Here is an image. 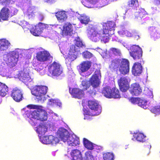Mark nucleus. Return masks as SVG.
I'll use <instances>...</instances> for the list:
<instances>
[{
  "label": "nucleus",
  "instance_id": "nucleus-34",
  "mask_svg": "<svg viewBox=\"0 0 160 160\" xmlns=\"http://www.w3.org/2000/svg\"><path fill=\"white\" fill-rule=\"evenodd\" d=\"M77 57V54L68 52V55L65 58L66 62L67 63H71L75 60Z\"/></svg>",
  "mask_w": 160,
  "mask_h": 160
},
{
  "label": "nucleus",
  "instance_id": "nucleus-22",
  "mask_svg": "<svg viewBox=\"0 0 160 160\" xmlns=\"http://www.w3.org/2000/svg\"><path fill=\"white\" fill-rule=\"evenodd\" d=\"M48 127L46 125V123L42 122L40 123L39 126L37 127L36 132L39 134L43 135L47 131Z\"/></svg>",
  "mask_w": 160,
  "mask_h": 160
},
{
  "label": "nucleus",
  "instance_id": "nucleus-13",
  "mask_svg": "<svg viewBox=\"0 0 160 160\" xmlns=\"http://www.w3.org/2000/svg\"><path fill=\"white\" fill-rule=\"evenodd\" d=\"M11 95L13 99L17 102L22 101L23 98L22 92L21 90L17 88L13 89Z\"/></svg>",
  "mask_w": 160,
  "mask_h": 160
},
{
  "label": "nucleus",
  "instance_id": "nucleus-21",
  "mask_svg": "<svg viewBox=\"0 0 160 160\" xmlns=\"http://www.w3.org/2000/svg\"><path fill=\"white\" fill-rule=\"evenodd\" d=\"M55 16L58 21L62 22L67 18V15L65 11H58L55 13Z\"/></svg>",
  "mask_w": 160,
  "mask_h": 160
},
{
  "label": "nucleus",
  "instance_id": "nucleus-51",
  "mask_svg": "<svg viewBox=\"0 0 160 160\" xmlns=\"http://www.w3.org/2000/svg\"><path fill=\"white\" fill-rule=\"evenodd\" d=\"M27 107L30 109H37V110L39 109V106L36 105H29L27 106Z\"/></svg>",
  "mask_w": 160,
  "mask_h": 160
},
{
  "label": "nucleus",
  "instance_id": "nucleus-29",
  "mask_svg": "<svg viewBox=\"0 0 160 160\" xmlns=\"http://www.w3.org/2000/svg\"><path fill=\"white\" fill-rule=\"evenodd\" d=\"M121 59H115L112 61L111 63L109 66V68L111 69L117 71L119 69Z\"/></svg>",
  "mask_w": 160,
  "mask_h": 160
},
{
  "label": "nucleus",
  "instance_id": "nucleus-58",
  "mask_svg": "<svg viewBox=\"0 0 160 160\" xmlns=\"http://www.w3.org/2000/svg\"><path fill=\"white\" fill-rule=\"evenodd\" d=\"M157 2L160 4V0H155Z\"/></svg>",
  "mask_w": 160,
  "mask_h": 160
},
{
  "label": "nucleus",
  "instance_id": "nucleus-37",
  "mask_svg": "<svg viewBox=\"0 0 160 160\" xmlns=\"http://www.w3.org/2000/svg\"><path fill=\"white\" fill-rule=\"evenodd\" d=\"M84 160H95L92 151H88L85 153Z\"/></svg>",
  "mask_w": 160,
  "mask_h": 160
},
{
  "label": "nucleus",
  "instance_id": "nucleus-19",
  "mask_svg": "<svg viewBox=\"0 0 160 160\" xmlns=\"http://www.w3.org/2000/svg\"><path fill=\"white\" fill-rule=\"evenodd\" d=\"M116 26L115 22L113 21H109L104 23L103 25V28L102 30L106 31L108 32L112 31L111 33L113 34L114 30V28Z\"/></svg>",
  "mask_w": 160,
  "mask_h": 160
},
{
  "label": "nucleus",
  "instance_id": "nucleus-27",
  "mask_svg": "<svg viewBox=\"0 0 160 160\" xmlns=\"http://www.w3.org/2000/svg\"><path fill=\"white\" fill-rule=\"evenodd\" d=\"M142 50L137 52L133 54L130 55V56L132 57L136 61H138L140 62H143V61L142 58Z\"/></svg>",
  "mask_w": 160,
  "mask_h": 160
},
{
  "label": "nucleus",
  "instance_id": "nucleus-1",
  "mask_svg": "<svg viewBox=\"0 0 160 160\" xmlns=\"http://www.w3.org/2000/svg\"><path fill=\"white\" fill-rule=\"evenodd\" d=\"M57 134L64 142H67L68 146L75 147L80 144L79 138L75 135H70L68 131L63 128H59Z\"/></svg>",
  "mask_w": 160,
  "mask_h": 160
},
{
  "label": "nucleus",
  "instance_id": "nucleus-35",
  "mask_svg": "<svg viewBox=\"0 0 160 160\" xmlns=\"http://www.w3.org/2000/svg\"><path fill=\"white\" fill-rule=\"evenodd\" d=\"M141 50H142V49L138 45H132L129 48L130 55L133 54Z\"/></svg>",
  "mask_w": 160,
  "mask_h": 160
},
{
  "label": "nucleus",
  "instance_id": "nucleus-26",
  "mask_svg": "<svg viewBox=\"0 0 160 160\" xmlns=\"http://www.w3.org/2000/svg\"><path fill=\"white\" fill-rule=\"evenodd\" d=\"M101 35H100V40L101 41L103 42L104 43H106L108 42L109 38V36L111 35H112L111 32H108L106 31H104L102 30Z\"/></svg>",
  "mask_w": 160,
  "mask_h": 160
},
{
  "label": "nucleus",
  "instance_id": "nucleus-8",
  "mask_svg": "<svg viewBox=\"0 0 160 160\" xmlns=\"http://www.w3.org/2000/svg\"><path fill=\"white\" fill-rule=\"evenodd\" d=\"M90 85L93 87L92 89H90L88 91V94L91 95H95L96 93L95 88H97L99 85L100 81L98 77L97 74H94L89 80Z\"/></svg>",
  "mask_w": 160,
  "mask_h": 160
},
{
  "label": "nucleus",
  "instance_id": "nucleus-3",
  "mask_svg": "<svg viewBox=\"0 0 160 160\" xmlns=\"http://www.w3.org/2000/svg\"><path fill=\"white\" fill-rule=\"evenodd\" d=\"M102 28L95 26L91 25L89 26L87 30V33L88 37L92 41L97 42L100 39V35H101Z\"/></svg>",
  "mask_w": 160,
  "mask_h": 160
},
{
  "label": "nucleus",
  "instance_id": "nucleus-47",
  "mask_svg": "<svg viewBox=\"0 0 160 160\" xmlns=\"http://www.w3.org/2000/svg\"><path fill=\"white\" fill-rule=\"evenodd\" d=\"M83 57L86 59H90L93 56V54L88 51H85L82 53Z\"/></svg>",
  "mask_w": 160,
  "mask_h": 160
},
{
  "label": "nucleus",
  "instance_id": "nucleus-40",
  "mask_svg": "<svg viewBox=\"0 0 160 160\" xmlns=\"http://www.w3.org/2000/svg\"><path fill=\"white\" fill-rule=\"evenodd\" d=\"M114 155L112 153L107 152L103 154V158L104 160H113Z\"/></svg>",
  "mask_w": 160,
  "mask_h": 160
},
{
  "label": "nucleus",
  "instance_id": "nucleus-31",
  "mask_svg": "<svg viewBox=\"0 0 160 160\" xmlns=\"http://www.w3.org/2000/svg\"><path fill=\"white\" fill-rule=\"evenodd\" d=\"M133 137L138 142H144L145 141L146 136L142 133L139 132L134 133Z\"/></svg>",
  "mask_w": 160,
  "mask_h": 160
},
{
  "label": "nucleus",
  "instance_id": "nucleus-56",
  "mask_svg": "<svg viewBox=\"0 0 160 160\" xmlns=\"http://www.w3.org/2000/svg\"><path fill=\"white\" fill-rule=\"evenodd\" d=\"M55 0H43L45 2L48 3H51L53 2Z\"/></svg>",
  "mask_w": 160,
  "mask_h": 160
},
{
  "label": "nucleus",
  "instance_id": "nucleus-41",
  "mask_svg": "<svg viewBox=\"0 0 160 160\" xmlns=\"http://www.w3.org/2000/svg\"><path fill=\"white\" fill-rule=\"evenodd\" d=\"M112 98H119L121 97L120 94L118 89L116 88L113 89L112 91Z\"/></svg>",
  "mask_w": 160,
  "mask_h": 160
},
{
  "label": "nucleus",
  "instance_id": "nucleus-7",
  "mask_svg": "<svg viewBox=\"0 0 160 160\" xmlns=\"http://www.w3.org/2000/svg\"><path fill=\"white\" fill-rule=\"evenodd\" d=\"M32 118L42 121H46L48 119V113L45 110L42 109L35 110L32 113Z\"/></svg>",
  "mask_w": 160,
  "mask_h": 160
},
{
  "label": "nucleus",
  "instance_id": "nucleus-17",
  "mask_svg": "<svg viewBox=\"0 0 160 160\" xmlns=\"http://www.w3.org/2000/svg\"><path fill=\"white\" fill-rule=\"evenodd\" d=\"M18 77V78L24 83L30 81L31 78L28 72L24 70L19 72Z\"/></svg>",
  "mask_w": 160,
  "mask_h": 160
},
{
  "label": "nucleus",
  "instance_id": "nucleus-24",
  "mask_svg": "<svg viewBox=\"0 0 160 160\" xmlns=\"http://www.w3.org/2000/svg\"><path fill=\"white\" fill-rule=\"evenodd\" d=\"M9 10L6 7L2 8L0 12V18L3 20H7L9 17Z\"/></svg>",
  "mask_w": 160,
  "mask_h": 160
},
{
  "label": "nucleus",
  "instance_id": "nucleus-52",
  "mask_svg": "<svg viewBox=\"0 0 160 160\" xmlns=\"http://www.w3.org/2000/svg\"><path fill=\"white\" fill-rule=\"evenodd\" d=\"M88 2H90V3L95 4L96 3L98 2L100 0H86Z\"/></svg>",
  "mask_w": 160,
  "mask_h": 160
},
{
  "label": "nucleus",
  "instance_id": "nucleus-50",
  "mask_svg": "<svg viewBox=\"0 0 160 160\" xmlns=\"http://www.w3.org/2000/svg\"><path fill=\"white\" fill-rule=\"evenodd\" d=\"M144 148L145 149H147L148 151V154L150 153V150L151 148V146L150 144V143L148 142H146L144 143Z\"/></svg>",
  "mask_w": 160,
  "mask_h": 160
},
{
  "label": "nucleus",
  "instance_id": "nucleus-33",
  "mask_svg": "<svg viewBox=\"0 0 160 160\" xmlns=\"http://www.w3.org/2000/svg\"><path fill=\"white\" fill-rule=\"evenodd\" d=\"M83 144L84 147L88 149L92 150L94 149L93 144L85 138L83 139Z\"/></svg>",
  "mask_w": 160,
  "mask_h": 160
},
{
  "label": "nucleus",
  "instance_id": "nucleus-11",
  "mask_svg": "<svg viewBox=\"0 0 160 160\" xmlns=\"http://www.w3.org/2000/svg\"><path fill=\"white\" fill-rule=\"evenodd\" d=\"M36 58L37 60L40 62H45L52 58L50 53L46 51L39 52L37 53Z\"/></svg>",
  "mask_w": 160,
  "mask_h": 160
},
{
  "label": "nucleus",
  "instance_id": "nucleus-10",
  "mask_svg": "<svg viewBox=\"0 0 160 160\" xmlns=\"http://www.w3.org/2000/svg\"><path fill=\"white\" fill-rule=\"evenodd\" d=\"M118 82L120 90L122 92H126L129 88V83L126 77H121Z\"/></svg>",
  "mask_w": 160,
  "mask_h": 160
},
{
  "label": "nucleus",
  "instance_id": "nucleus-44",
  "mask_svg": "<svg viewBox=\"0 0 160 160\" xmlns=\"http://www.w3.org/2000/svg\"><path fill=\"white\" fill-rule=\"evenodd\" d=\"M81 85L83 86V91L87 90L90 86L89 81L86 80L82 81V82Z\"/></svg>",
  "mask_w": 160,
  "mask_h": 160
},
{
  "label": "nucleus",
  "instance_id": "nucleus-23",
  "mask_svg": "<svg viewBox=\"0 0 160 160\" xmlns=\"http://www.w3.org/2000/svg\"><path fill=\"white\" fill-rule=\"evenodd\" d=\"M71 155L72 160H83V158L81 152L78 149L72 150Z\"/></svg>",
  "mask_w": 160,
  "mask_h": 160
},
{
  "label": "nucleus",
  "instance_id": "nucleus-25",
  "mask_svg": "<svg viewBox=\"0 0 160 160\" xmlns=\"http://www.w3.org/2000/svg\"><path fill=\"white\" fill-rule=\"evenodd\" d=\"M72 31V26L71 24L66 23L64 25L62 30L63 34L68 35L70 34Z\"/></svg>",
  "mask_w": 160,
  "mask_h": 160
},
{
  "label": "nucleus",
  "instance_id": "nucleus-53",
  "mask_svg": "<svg viewBox=\"0 0 160 160\" xmlns=\"http://www.w3.org/2000/svg\"><path fill=\"white\" fill-rule=\"evenodd\" d=\"M110 50L112 51L113 53L115 54L118 53L119 52V50L116 48H110Z\"/></svg>",
  "mask_w": 160,
  "mask_h": 160
},
{
  "label": "nucleus",
  "instance_id": "nucleus-38",
  "mask_svg": "<svg viewBox=\"0 0 160 160\" xmlns=\"http://www.w3.org/2000/svg\"><path fill=\"white\" fill-rule=\"evenodd\" d=\"M74 40L75 41L74 45L77 48H82L83 47L85 46V45L83 43L79 37H76Z\"/></svg>",
  "mask_w": 160,
  "mask_h": 160
},
{
  "label": "nucleus",
  "instance_id": "nucleus-15",
  "mask_svg": "<svg viewBox=\"0 0 160 160\" xmlns=\"http://www.w3.org/2000/svg\"><path fill=\"white\" fill-rule=\"evenodd\" d=\"M129 91L132 95L138 96L142 93V90L139 84L134 83L131 85Z\"/></svg>",
  "mask_w": 160,
  "mask_h": 160
},
{
  "label": "nucleus",
  "instance_id": "nucleus-14",
  "mask_svg": "<svg viewBox=\"0 0 160 160\" xmlns=\"http://www.w3.org/2000/svg\"><path fill=\"white\" fill-rule=\"evenodd\" d=\"M42 142L45 144H56L59 142L58 138L52 135L43 136L42 139Z\"/></svg>",
  "mask_w": 160,
  "mask_h": 160
},
{
  "label": "nucleus",
  "instance_id": "nucleus-6",
  "mask_svg": "<svg viewBox=\"0 0 160 160\" xmlns=\"http://www.w3.org/2000/svg\"><path fill=\"white\" fill-rule=\"evenodd\" d=\"M48 72L52 77H57L60 76L62 72L61 65L54 61L48 67Z\"/></svg>",
  "mask_w": 160,
  "mask_h": 160
},
{
  "label": "nucleus",
  "instance_id": "nucleus-45",
  "mask_svg": "<svg viewBox=\"0 0 160 160\" xmlns=\"http://www.w3.org/2000/svg\"><path fill=\"white\" fill-rule=\"evenodd\" d=\"M48 104L50 105H56L59 106V107L61 106L62 103L61 102H58V100L54 99H49L48 102Z\"/></svg>",
  "mask_w": 160,
  "mask_h": 160
},
{
  "label": "nucleus",
  "instance_id": "nucleus-9",
  "mask_svg": "<svg viewBox=\"0 0 160 160\" xmlns=\"http://www.w3.org/2000/svg\"><path fill=\"white\" fill-rule=\"evenodd\" d=\"M119 70L121 74L124 75L129 72V62L128 59L122 58L121 60Z\"/></svg>",
  "mask_w": 160,
  "mask_h": 160
},
{
  "label": "nucleus",
  "instance_id": "nucleus-57",
  "mask_svg": "<svg viewBox=\"0 0 160 160\" xmlns=\"http://www.w3.org/2000/svg\"><path fill=\"white\" fill-rule=\"evenodd\" d=\"M118 32V33L119 34H120L121 33L122 34V31H119Z\"/></svg>",
  "mask_w": 160,
  "mask_h": 160
},
{
  "label": "nucleus",
  "instance_id": "nucleus-4",
  "mask_svg": "<svg viewBox=\"0 0 160 160\" xmlns=\"http://www.w3.org/2000/svg\"><path fill=\"white\" fill-rule=\"evenodd\" d=\"M48 89V87L46 86L36 85L32 88L31 92L38 101H44L45 100V96Z\"/></svg>",
  "mask_w": 160,
  "mask_h": 160
},
{
  "label": "nucleus",
  "instance_id": "nucleus-36",
  "mask_svg": "<svg viewBox=\"0 0 160 160\" xmlns=\"http://www.w3.org/2000/svg\"><path fill=\"white\" fill-rule=\"evenodd\" d=\"M79 20L82 24L85 25L88 24L90 21L89 18L85 15L80 16Z\"/></svg>",
  "mask_w": 160,
  "mask_h": 160
},
{
  "label": "nucleus",
  "instance_id": "nucleus-18",
  "mask_svg": "<svg viewBox=\"0 0 160 160\" xmlns=\"http://www.w3.org/2000/svg\"><path fill=\"white\" fill-rule=\"evenodd\" d=\"M142 62H136L134 63L132 67V72L134 76H139L142 72Z\"/></svg>",
  "mask_w": 160,
  "mask_h": 160
},
{
  "label": "nucleus",
  "instance_id": "nucleus-54",
  "mask_svg": "<svg viewBox=\"0 0 160 160\" xmlns=\"http://www.w3.org/2000/svg\"><path fill=\"white\" fill-rule=\"evenodd\" d=\"M132 36H133L137 40L139 38V35L136 32H133Z\"/></svg>",
  "mask_w": 160,
  "mask_h": 160
},
{
  "label": "nucleus",
  "instance_id": "nucleus-2",
  "mask_svg": "<svg viewBox=\"0 0 160 160\" xmlns=\"http://www.w3.org/2000/svg\"><path fill=\"white\" fill-rule=\"evenodd\" d=\"M88 106L92 111L91 112L86 109H84L83 111L84 115L91 116H97L101 112V107L96 100L88 101Z\"/></svg>",
  "mask_w": 160,
  "mask_h": 160
},
{
  "label": "nucleus",
  "instance_id": "nucleus-12",
  "mask_svg": "<svg viewBox=\"0 0 160 160\" xmlns=\"http://www.w3.org/2000/svg\"><path fill=\"white\" fill-rule=\"evenodd\" d=\"M46 27V25L42 22H39L38 24L32 27L30 30V32L35 36H39L42 32Z\"/></svg>",
  "mask_w": 160,
  "mask_h": 160
},
{
  "label": "nucleus",
  "instance_id": "nucleus-32",
  "mask_svg": "<svg viewBox=\"0 0 160 160\" xmlns=\"http://www.w3.org/2000/svg\"><path fill=\"white\" fill-rule=\"evenodd\" d=\"M8 91V88L5 84L0 82V95L4 97Z\"/></svg>",
  "mask_w": 160,
  "mask_h": 160
},
{
  "label": "nucleus",
  "instance_id": "nucleus-30",
  "mask_svg": "<svg viewBox=\"0 0 160 160\" xmlns=\"http://www.w3.org/2000/svg\"><path fill=\"white\" fill-rule=\"evenodd\" d=\"M10 43L5 39H0V51L6 50L8 48Z\"/></svg>",
  "mask_w": 160,
  "mask_h": 160
},
{
  "label": "nucleus",
  "instance_id": "nucleus-28",
  "mask_svg": "<svg viewBox=\"0 0 160 160\" xmlns=\"http://www.w3.org/2000/svg\"><path fill=\"white\" fill-rule=\"evenodd\" d=\"M112 90L110 87L106 86L103 87L102 91V92L106 97L108 98H111Z\"/></svg>",
  "mask_w": 160,
  "mask_h": 160
},
{
  "label": "nucleus",
  "instance_id": "nucleus-20",
  "mask_svg": "<svg viewBox=\"0 0 160 160\" xmlns=\"http://www.w3.org/2000/svg\"><path fill=\"white\" fill-rule=\"evenodd\" d=\"M71 89L69 88V92L73 97L80 98L83 95V90L76 88H73L72 90Z\"/></svg>",
  "mask_w": 160,
  "mask_h": 160
},
{
  "label": "nucleus",
  "instance_id": "nucleus-43",
  "mask_svg": "<svg viewBox=\"0 0 160 160\" xmlns=\"http://www.w3.org/2000/svg\"><path fill=\"white\" fill-rule=\"evenodd\" d=\"M138 105L144 109H146L148 107L147 101L144 99H141L140 98Z\"/></svg>",
  "mask_w": 160,
  "mask_h": 160
},
{
  "label": "nucleus",
  "instance_id": "nucleus-5",
  "mask_svg": "<svg viewBox=\"0 0 160 160\" xmlns=\"http://www.w3.org/2000/svg\"><path fill=\"white\" fill-rule=\"evenodd\" d=\"M18 58L19 53L16 50L9 52L3 57L4 61L12 66H15L17 64Z\"/></svg>",
  "mask_w": 160,
  "mask_h": 160
},
{
  "label": "nucleus",
  "instance_id": "nucleus-16",
  "mask_svg": "<svg viewBox=\"0 0 160 160\" xmlns=\"http://www.w3.org/2000/svg\"><path fill=\"white\" fill-rule=\"evenodd\" d=\"M92 63L88 61L82 62L78 66V71L81 72H84L88 71L90 68Z\"/></svg>",
  "mask_w": 160,
  "mask_h": 160
},
{
  "label": "nucleus",
  "instance_id": "nucleus-55",
  "mask_svg": "<svg viewBox=\"0 0 160 160\" xmlns=\"http://www.w3.org/2000/svg\"><path fill=\"white\" fill-rule=\"evenodd\" d=\"M10 1V0H0V3L2 4L7 3Z\"/></svg>",
  "mask_w": 160,
  "mask_h": 160
},
{
  "label": "nucleus",
  "instance_id": "nucleus-59",
  "mask_svg": "<svg viewBox=\"0 0 160 160\" xmlns=\"http://www.w3.org/2000/svg\"><path fill=\"white\" fill-rule=\"evenodd\" d=\"M32 122L34 123H33V125H34V126L36 125L37 124V123H35V122H34V121H33Z\"/></svg>",
  "mask_w": 160,
  "mask_h": 160
},
{
  "label": "nucleus",
  "instance_id": "nucleus-39",
  "mask_svg": "<svg viewBox=\"0 0 160 160\" xmlns=\"http://www.w3.org/2000/svg\"><path fill=\"white\" fill-rule=\"evenodd\" d=\"M150 111L156 115L160 114V105L153 107L150 109Z\"/></svg>",
  "mask_w": 160,
  "mask_h": 160
},
{
  "label": "nucleus",
  "instance_id": "nucleus-49",
  "mask_svg": "<svg viewBox=\"0 0 160 160\" xmlns=\"http://www.w3.org/2000/svg\"><path fill=\"white\" fill-rule=\"evenodd\" d=\"M140 98L132 97L130 99L131 102L134 104H138V105Z\"/></svg>",
  "mask_w": 160,
  "mask_h": 160
},
{
  "label": "nucleus",
  "instance_id": "nucleus-42",
  "mask_svg": "<svg viewBox=\"0 0 160 160\" xmlns=\"http://www.w3.org/2000/svg\"><path fill=\"white\" fill-rule=\"evenodd\" d=\"M137 14L136 17L137 18H140L141 19L145 17L148 14L144 9L141 8L140 9V11L138 12Z\"/></svg>",
  "mask_w": 160,
  "mask_h": 160
},
{
  "label": "nucleus",
  "instance_id": "nucleus-48",
  "mask_svg": "<svg viewBox=\"0 0 160 160\" xmlns=\"http://www.w3.org/2000/svg\"><path fill=\"white\" fill-rule=\"evenodd\" d=\"M136 4H138V0H130L128 2V5L129 7H134Z\"/></svg>",
  "mask_w": 160,
  "mask_h": 160
},
{
  "label": "nucleus",
  "instance_id": "nucleus-46",
  "mask_svg": "<svg viewBox=\"0 0 160 160\" xmlns=\"http://www.w3.org/2000/svg\"><path fill=\"white\" fill-rule=\"evenodd\" d=\"M78 48H77L74 45L70 46L69 52L72 54H76V52L78 51Z\"/></svg>",
  "mask_w": 160,
  "mask_h": 160
}]
</instances>
